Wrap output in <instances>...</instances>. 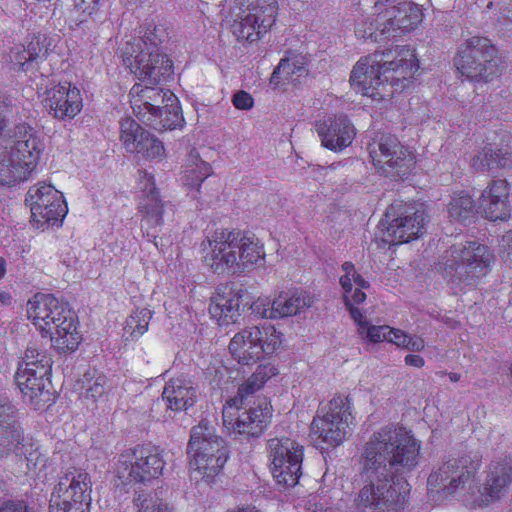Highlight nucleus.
<instances>
[{
  "mask_svg": "<svg viewBox=\"0 0 512 512\" xmlns=\"http://www.w3.org/2000/svg\"><path fill=\"white\" fill-rule=\"evenodd\" d=\"M420 449V442L404 427L386 425L375 431L361 453L355 508L359 512L403 510L410 494L404 475L418 466Z\"/></svg>",
  "mask_w": 512,
  "mask_h": 512,
  "instance_id": "1",
  "label": "nucleus"
},
{
  "mask_svg": "<svg viewBox=\"0 0 512 512\" xmlns=\"http://www.w3.org/2000/svg\"><path fill=\"white\" fill-rule=\"evenodd\" d=\"M203 261L219 275L241 274L265 261L263 245L254 235L218 228L201 244Z\"/></svg>",
  "mask_w": 512,
  "mask_h": 512,
  "instance_id": "2",
  "label": "nucleus"
},
{
  "mask_svg": "<svg viewBox=\"0 0 512 512\" xmlns=\"http://www.w3.org/2000/svg\"><path fill=\"white\" fill-rule=\"evenodd\" d=\"M9 142L0 147V184L13 186L26 181L44 150L40 133L27 123L9 131Z\"/></svg>",
  "mask_w": 512,
  "mask_h": 512,
  "instance_id": "3",
  "label": "nucleus"
},
{
  "mask_svg": "<svg viewBox=\"0 0 512 512\" xmlns=\"http://www.w3.org/2000/svg\"><path fill=\"white\" fill-rule=\"evenodd\" d=\"M28 317L43 336H49L55 348L74 351L81 336L76 315L69 305L52 294H38L28 302Z\"/></svg>",
  "mask_w": 512,
  "mask_h": 512,
  "instance_id": "4",
  "label": "nucleus"
},
{
  "mask_svg": "<svg viewBox=\"0 0 512 512\" xmlns=\"http://www.w3.org/2000/svg\"><path fill=\"white\" fill-rule=\"evenodd\" d=\"M351 399L348 395H335L326 405L319 408L311 423V435L318 446L326 444L336 447L350 434L353 423Z\"/></svg>",
  "mask_w": 512,
  "mask_h": 512,
  "instance_id": "5",
  "label": "nucleus"
},
{
  "mask_svg": "<svg viewBox=\"0 0 512 512\" xmlns=\"http://www.w3.org/2000/svg\"><path fill=\"white\" fill-rule=\"evenodd\" d=\"M457 70L471 81H491L501 74V59L497 49L485 37L465 41L455 58Z\"/></svg>",
  "mask_w": 512,
  "mask_h": 512,
  "instance_id": "6",
  "label": "nucleus"
},
{
  "mask_svg": "<svg viewBox=\"0 0 512 512\" xmlns=\"http://www.w3.org/2000/svg\"><path fill=\"white\" fill-rule=\"evenodd\" d=\"M447 273L467 284L485 276L494 260L489 248L477 241L454 244L443 256Z\"/></svg>",
  "mask_w": 512,
  "mask_h": 512,
  "instance_id": "7",
  "label": "nucleus"
},
{
  "mask_svg": "<svg viewBox=\"0 0 512 512\" xmlns=\"http://www.w3.org/2000/svg\"><path fill=\"white\" fill-rule=\"evenodd\" d=\"M482 463V455L477 451L449 457L430 473L427 483L433 490L453 495L471 487Z\"/></svg>",
  "mask_w": 512,
  "mask_h": 512,
  "instance_id": "8",
  "label": "nucleus"
},
{
  "mask_svg": "<svg viewBox=\"0 0 512 512\" xmlns=\"http://www.w3.org/2000/svg\"><path fill=\"white\" fill-rule=\"evenodd\" d=\"M10 453L24 456L29 469L41 470L47 463L38 446L26 441L17 425L14 406L8 397L0 394V458Z\"/></svg>",
  "mask_w": 512,
  "mask_h": 512,
  "instance_id": "9",
  "label": "nucleus"
},
{
  "mask_svg": "<svg viewBox=\"0 0 512 512\" xmlns=\"http://www.w3.org/2000/svg\"><path fill=\"white\" fill-rule=\"evenodd\" d=\"M282 343V334L271 324L253 326L236 333L229 343L232 357L242 365H251L274 353Z\"/></svg>",
  "mask_w": 512,
  "mask_h": 512,
  "instance_id": "10",
  "label": "nucleus"
},
{
  "mask_svg": "<svg viewBox=\"0 0 512 512\" xmlns=\"http://www.w3.org/2000/svg\"><path fill=\"white\" fill-rule=\"evenodd\" d=\"M368 152L373 165L394 179L407 177L415 164L413 153L390 133H376L368 144Z\"/></svg>",
  "mask_w": 512,
  "mask_h": 512,
  "instance_id": "11",
  "label": "nucleus"
},
{
  "mask_svg": "<svg viewBox=\"0 0 512 512\" xmlns=\"http://www.w3.org/2000/svg\"><path fill=\"white\" fill-rule=\"evenodd\" d=\"M92 482L89 474L69 467L59 478L49 500V512H88Z\"/></svg>",
  "mask_w": 512,
  "mask_h": 512,
  "instance_id": "12",
  "label": "nucleus"
},
{
  "mask_svg": "<svg viewBox=\"0 0 512 512\" xmlns=\"http://www.w3.org/2000/svg\"><path fill=\"white\" fill-rule=\"evenodd\" d=\"M164 464L157 447L138 445L119 455L116 473L124 484L146 483L162 475Z\"/></svg>",
  "mask_w": 512,
  "mask_h": 512,
  "instance_id": "13",
  "label": "nucleus"
},
{
  "mask_svg": "<svg viewBox=\"0 0 512 512\" xmlns=\"http://www.w3.org/2000/svg\"><path fill=\"white\" fill-rule=\"evenodd\" d=\"M141 41H127L122 48L124 64L141 81L158 85L173 74V64L162 52L141 49Z\"/></svg>",
  "mask_w": 512,
  "mask_h": 512,
  "instance_id": "14",
  "label": "nucleus"
},
{
  "mask_svg": "<svg viewBox=\"0 0 512 512\" xmlns=\"http://www.w3.org/2000/svg\"><path fill=\"white\" fill-rule=\"evenodd\" d=\"M26 202L29 203L31 218L37 228L62 222L68 211L62 193L45 183L30 187Z\"/></svg>",
  "mask_w": 512,
  "mask_h": 512,
  "instance_id": "15",
  "label": "nucleus"
},
{
  "mask_svg": "<svg viewBox=\"0 0 512 512\" xmlns=\"http://www.w3.org/2000/svg\"><path fill=\"white\" fill-rule=\"evenodd\" d=\"M377 0L374 9L377 11L376 21L379 23L380 34L385 38L413 30L422 21V12L418 5L410 2L387 5ZM388 2L389 0H385Z\"/></svg>",
  "mask_w": 512,
  "mask_h": 512,
  "instance_id": "16",
  "label": "nucleus"
},
{
  "mask_svg": "<svg viewBox=\"0 0 512 512\" xmlns=\"http://www.w3.org/2000/svg\"><path fill=\"white\" fill-rule=\"evenodd\" d=\"M392 54V52H375L360 58L350 76V83L353 89L364 96H370L374 99L377 96L383 98L388 95L382 74V61L384 58L392 56Z\"/></svg>",
  "mask_w": 512,
  "mask_h": 512,
  "instance_id": "17",
  "label": "nucleus"
},
{
  "mask_svg": "<svg viewBox=\"0 0 512 512\" xmlns=\"http://www.w3.org/2000/svg\"><path fill=\"white\" fill-rule=\"evenodd\" d=\"M241 406L227 401L222 412L224 426L237 434L258 437L271 417L267 403L263 401L257 407L244 411H240Z\"/></svg>",
  "mask_w": 512,
  "mask_h": 512,
  "instance_id": "18",
  "label": "nucleus"
},
{
  "mask_svg": "<svg viewBox=\"0 0 512 512\" xmlns=\"http://www.w3.org/2000/svg\"><path fill=\"white\" fill-rule=\"evenodd\" d=\"M394 206L387 211L385 218L388 226L383 232V241L390 245L407 243L419 238L425 231L427 214L424 208L408 207L392 220L390 215Z\"/></svg>",
  "mask_w": 512,
  "mask_h": 512,
  "instance_id": "19",
  "label": "nucleus"
},
{
  "mask_svg": "<svg viewBox=\"0 0 512 512\" xmlns=\"http://www.w3.org/2000/svg\"><path fill=\"white\" fill-rule=\"evenodd\" d=\"M38 94L49 114L59 120L74 118L83 107L80 90L70 82L54 84Z\"/></svg>",
  "mask_w": 512,
  "mask_h": 512,
  "instance_id": "20",
  "label": "nucleus"
},
{
  "mask_svg": "<svg viewBox=\"0 0 512 512\" xmlns=\"http://www.w3.org/2000/svg\"><path fill=\"white\" fill-rule=\"evenodd\" d=\"M139 185L142 196L139 202V212L142 215L141 228L148 237L156 239L157 228L163 224L164 204L155 186L154 176L145 171L139 172Z\"/></svg>",
  "mask_w": 512,
  "mask_h": 512,
  "instance_id": "21",
  "label": "nucleus"
},
{
  "mask_svg": "<svg viewBox=\"0 0 512 512\" xmlns=\"http://www.w3.org/2000/svg\"><path fill=\"white\" fill-rule=\"evenodd\" d=\"M48 376L45 365L39 370L18 367L15 374V382L24 402L35 410L42 409L53 402L52 393L46 387Z\"/></svg>",
  "mask_w": 512,
  "mask_h": 512,
  "instance_id": "22",
  "label": "nucleus"
},
{
  "mask_svg": "<svg viewBox=\"0 0 512 512\" xmlns=\"http://www.w3.org/2000/svg\"><path fill=\"white\" fill-rule=\"evenodd\" d=\"M392 52V56L384 58L382 61L383 79L386 86L389 84L394 92L405 89L411 82L413 74L418 70V65L414 54L405 47H396Z\"/></svg>",
  "mask_w": 512,
  "mask_h": 512,
  "instance_id": "23",
  "label": "nucleus"
},
{
  "mask_svg": "<svg viewBox=\"0 0 512 512\" xmlns=\"http://www.w3.org/2000/svg\"><path fill=\"white\" fill-rule=\"evenodd\" d=\"M155 86L135 84L129 93L133 112L145 123H152L156 111H163L161 106L165 102L175 100V95L170 90L164 91Z\"/></svg>",
  "mask_w": 512,
  "mask_h": 512,
  "instance_id": "24",
  "label": "nucleus"
},
{
  "mask_svg": "<svg viewBox=\"0 0 512 512\" xmlns=\"http://www.w3.org/2000/svg\"><path fill=\"white\" fill-rule=\"evenodd\" d=\"M479 209L490 221L510 217L509 184L506 180H493L479 198Z\"/></svg>",
  "mask_w": 512,
  "mask_h": 512,
  "instance_id": "25",
  "label": "nucleus"
},
{
  "mask_svg": "<svg viewBox=\"0 0 512 512\" xmlns=\"http://www.w3.org/2000/svg\"><path fill=\"white\" fill-rule=\"evenodd\" d=\"M273 8H266L264 15L259 12L242 11L232 25L233 34L238 41L253 43L265 35L275 23Z\"/></svg>",
  "mask_w": 512,
  "mask_h": 512,
  "instance_id": "26",
  "label": "nucleus"
},
{
  "mask_svg": "<svg viewBox=\"0 0 512 512\" xmlns=\"http://www.w3.org/2000/svg\"><path fill=\"white\" fill-rule=\"evenodd\" d=\"M316 131L322 145L332 151H341L348 147L355 137L354 126L344 115L318 123Z\"/></svg>",
  "mask_w": 512,
  "mask_h": 512,
  "instance_id": "27",
  "label": "nucleus"
},
{
  "mask_svg": "<svg viewBox=\"0 0 512 512\" xmlns=\"http://www.w3.org/2000/svg\"><path fill=\"white\" fill-rule=\"evenodd\" d=\"M47 38L44 35H35L27 45H15L9 53L13 68L25 73H34L39 64L48 55Z\"/></svg>",
  "mask_w": 512,
  "mask_h": 512,
  "instance_id": "28",
  "label": "nucleus"
},
{
  "mask_svg": "<svg viewBox=\"0 0 512 512\" xmlns=\"http://www.w3.org/2000/svg\"><path fill=\"white\" fill-rule=\"evenodd\" d=\"M512 484V458L503 457L490 462L486 470L482 496L486 502L500 499Z\"/></svg>",
  "mask_w": 512,
  "mask_h": 512,
  "instance_id": "29",
  "label": "nucleus"
},
{
  "mask_svg": "<svg viewBox=\"0 0 512 512\" xmlns=\"http://www.w3.org/2000/svg\"><path fill=\"white\" fill-rule=\"evenodd\" d=\"M187 452L189 456L228 455L224 440L215 434V428L206 421H201L191 429Z\"/></svg>",
  "mask_w": 512,
  "mask_h": 512,
  "instance_id": "30",
  "label": "nucleus"
},
{
  "mask_svg": "<svg viewBox=\"0 0 512 512\" xmlns=\"http://www.w3.org/2000/svg\"><path fill=\"white\" fill-rule=\"evenodd\" d=\"M241 291L229 285L220 286L211 297L209 313L220 325L235 322L239 316Z\"/></svg>",
  "mask_w": 512,
  "mask_h": 512,
  "instance_id": "31",
  "label": "nucleus"
},
{
  "mask_svg": "<svg viewBox=\"0 0 512 512\" xmlns=\"http://www.w3.org/2000/svg\"><path fill=\"white\" fill-rule=\"evenodd\" d=\"M278 443H271L272 475L278 484L284 487H294L302 475V458H299V455H294L292 463L283 462V452H287V446Z\"/></svg>",
  "mask_w": 512,
  "mask_h": 512,
  "instance_id": "32",
  "label": "nucleus"
},
{
  "mask_svg": "<svg viewBox=\"0 0 512 512\" xmlns=\"http://www.w3.org/2000/svg\"><path fill=\"white\" fill-rule=\"evenodd\" d=\"M196 389L190 380L175 378L168 381L162 393L167 408L172 411H183L193 406L196 401Z\"/></svg>",
  "mask_w": 512,
  "mask_h": 512,
  "instance_id": "33",
  "label": "nucleus"
},
{
  "mask_svg": "<svg viewBox=\"0 0 512 512\" xmlns=\"http://www.w3.org/2000/svg\"><path fill=\"white\" fill-rule=\"evenodd\" d=\"M108 389V380L105 375L97 370H88L78 379L76 390L84 401L96 403L102 398Z\"/></svg>",
  "mask_w": 512,
  "mask_h": 512,
  "instance_id": "34",
  "label": "nucleus"
},
{
  "mask_svg": "<svg viewBox=\"0 0 512 512\" xmlns=\"http://www.w3.org/2000/svg\"><path fill=\"white\" fill-rule=\"evenodd\" d=\"M190 469L192 477L196 480L205 479L210 482L222 470L228 459L225 453L209 454L208 456H190Z\"/></svg>",
  "mask_w": 512,
  "mask_h": 512,
  "instance_id": "35",
  "label": "nucleus"
},
{
  "mask_svg": "<svg viewBox=\"0 0 512 512\" xmlns=\"http://www.w3.org/2000/svg\"><path fill=\"white\" fill-rule=\"evenodd\" d=\"M277 374V369L271 364L259 365L256 371L238 388L237 395L230 399L233 404L243 405L248 397L260 390L263 385Z\"/></svg>",
  "mask_w": 512,
  "mask_h": 512,
  "instance_id": "36",
  "label": "nucleus"
},
{
  "mask_svg": "<svg viewBox=\"0 0 512 512\" xmlns=\"http://www.w3.org/2000/svg\"><path fill=\"white\" fill-rule=\"evenodd\" d=\"M313 297L306 293H280L274 299L276 319L297 315L304 309L311 307Z\"/></svg>",
  "mask_w": 512,
  "mask_h": 512,
  "instance_id": "37",
  "label": "nucleus"
},
{
  "mask_svg": "<svg viewBox=\"0 0 512 512\" xmlns=\"http://www.w3.org/2000/svg\"><path fill=\"white\" fill-rule=\"evenodd\" d=\"M512 163L511 154L502 149L493 150L485 147L472 159V167L477 171H490L498 168H506Z\"/></svg>",
  "mask_w": 512,
  "mask_h": 512,
  "instance_id": "38",
  "label": "nucleus"
},
{
  "mask_svg": "<svg viewBox=\"0 0 512 512\" xmlns=\"http://www.w3.org/2000/svg\"><path fill=\"white\" fill-rule=\"evenodd\" d=\"M187 162L182 177L183 184L198 190L204 180L211 174V167L207 162L199 159V154L195 150L189 153Z\"/></svg>",
  "mask_w": 512,
  "mask_h": 512,
  "instance_id": "39",
  "label": "nucleus"
},
{
  "mask_svg": "<svg viewBox=\"0 0 512 512\" xmlns=\"http://www.w3.org/2000/svg\"><path fill=\"white\" fill-rule=\"evenodd\" d=\"M476 211L474 199L466 192L453 195L447 205L448 216L455 222H465L473 218Z\"/></svg>",
  "mask_w": 512,
  "mask_h": 512,
  "instance_id": "40",
  "label": "nucleus"
},
{
  "mask_svg": "<svg viewBox=\"0 0 512 512\" xmlns=\"http://www.w3.org/2000/svg\"><path fill=\"white\" fill-rule=\"evenodd\" d=\"M305 72L306 70L303 63L298 59V57L283 58L274 69L270 78V83L274 86H278L281 82H294V75L301 76Z\"/></svg>",
  "mask_w": 512,
  "mask_h": 512,
  "instance_id": "41",
  "label": "nucleus"
},
{
  "mask_svg": "<svg viewBox=\"0 0 512 512\" xmlns=\"http://www.w3.org/2000/svg\"><path fill=\"white\" fill-rule=\"evenodd\" d=\"M149 132L144 130L135 120L127 117L120 121V139L129 153H135L140 145V137Z\"/></svg>",
  "mask_w": 512,
  "mask_h": 512,
  "instance_id": "42",
  "label": "nucleus"
},
{
  "mask_svg": "<svg viewBox=\"0 0 512 512\" xmlns=\"http://www.w3.org/2000/svg\"><path fill=\"white\" fill-rule=\"evenodd\" d=\"M161 109L163 111H156L152 123H148L149 125L156 126L159 124L165 129H174L183 121L181 108L176 97L174 101L165 102Z\"/></svg>",
  "mask_w": 512,
  "mask_h": 512,
  "instance_id": "43",
  "label": "nucleus"
},
{
  "mask_svg": "<svg viewBox=\"0 0 512 512\" xmlns=\"http://www.w3.org/2000/svg\"><path fill=\"white\" fill-rule=\"evenodd\" d=\"M151 318V310L147 308L136 309L126 320L124 331L127 339L135 340L141 337L148 330Z\"/></svg>",
  "mask_w": 512,
  "mask_h": 512,
  "instance_id": "44",
  "label": "nucleus"
},
{
  "mask_svg": "<svg viewBox=\"0 0 512 512\" xmlns=\"http://www.w3.org/2000/svg\"><path fill=\"white\" fill-rule=\"evenodd\" d=\"M377 11L372 16L362 17L356 23L355 34L358 38L378 42L386 39L380 34L379 23L376 21ZM383 26H381L382 28Z\"/></svg>",
  "mask_w": 512,
  "mask_h": 512,
  "instance_id": "45",
  "label": "nucleus"
},
{
  "mask_svg": "<svg viewBox=\"0 0 512 512\" xmlns=\"http://www.w3.org/2000/svg\"><path fill=\"white\" fill-rule=\"evenodd\" d=\"M136 512H171L155 493H138L133 500Z\"/></svg>",
  "mask_w": 512,
  "mask_h": 512,
  "instance_id": "46",
  "label": "nucleus"
},
{
  "mask_svg": "<svg viewBox=\"0 0 512 512\" xmlns=\"http://www.w3.org/2000/svg\"><path fill=\"white\" fill-rule=\"evenodd\" d=\"M44 365L47 366V375H50L52 367L51 357L46 351H40L34 346H29L25 351V355L19 367L39 370Z\"/></svg>",
  "mask_w": 512,
  "mask_h": 512,
  "instance_id": "47",
  "label": "nucleus"
},
{
  "mask_svg": "<svg viewBox=\"0 0 512 512\" xmlns=\"http://www.w3.org/2000/svg\"><path fill=\"white\" fill-rule=\"evenodd\" d=\"M135 153L146 159H161L165 154V148L162 142L149 132L144 134V138L140 137V145Z\"/></svg>",
  "mask_w": 512,
  "mask_h": 512,
  "instance_id": "48",
  "label": "nucleus"
},
{
  "mask_svg": "<svg viewBox=\"0 0 512 512\" xmlns=\"http://www.w3.org/2000/svg\"><path fill=\"white\" fill-rule=\"evenodd\" d=\"M166 33L162 27L156 25L149 26L141 38H133L130 41H141L143 46L141 49L151 50L155 52L160 51V44L164 41Z\"/></svg>",
  "mask_w": 512,
  "mask_h": 512,
  "instance_id": "49",
  "label": "nucleus"
},
{
  "mask_svg": "<svg viewBox=\"0 0 512 512\" xmlns=\"http://www.w3.org/2000/svg\"><path fill=\"white\" fill-rule=\"evenodd\" d=\"M358 333L363 339L377 343L384 340L387 341L389 333H391V327L387 325L374 326L368 323L364 326L361 325V330Z\"/></svg>",
  "mask_w": 512,
  "mask_h": 512,
  "instance_id": "50",
  "label": "nucleus"
},
{
  "mask_svg": "<svg viewBox=\"0 0 512 512\" xmlns=\"http://www.w3.org/2000/svg\"><path fill=\"white\" fill-rule=\"evenodd\" d=\"M237 5L242 11L246 12H259L264 15L266 8H273V16L277 15V1L276 0H236Z\"/></svg>",
  "mask_w": 512,
  "mask_h": 512,
  "instance_id": "51",
  "label": "nucleus"
},
{
  "mask_svg": "<svg viewBox=\"0 0 512 512\" xmlns=\"http://www.w3.org/2000/svg\"><path fill=\"white\" fill-rule=\"evenodd\" d=\"M279 442V445L287 446V452H283V462L292 463L294 455H299L303 459V446L299 445L296 441L290 438H273L268 441L269 452L271 453V443Z\"/></svg>",
  "mask_w": 512,
  "mask_h": 512,
  "instance_id": "52",
  "label": "nucleus"
},
{
  "mask_svg": "<svg viewBox=\"0 0 512 512\" xmlns=\"http://www.w3.org/2000/svg\"><path fill=\"white\" fill-rule=\"evenodd\" d=\"M15 103L12 97L0 92V136L8 123V117L13 113Z\"/></svg>",
  "mask_w": 512,
  "mask_h": 512,
  "instance_id": "53",
  "label": "nucleus"
},
{
  "mask_svg": "<svg viewBox=\"0 0 512 512\" xmlns=\"http://www.w3.org/2000/svg\"><path fill=\"white\" fill-rule=\"evenodd\" d=\"M253 312L262 318L276 319V311H274V300L259 298L251 306Z\"/></svg>",
  "mask_w": 512,
  "mask_h": 512,
  "instance_id": "54",
  "label": "nucleus"
},
{
  "mask_svg": "<svg viewBox=\"0 0 512 512\" xmlns=\"http://www.w3.org/2000/svg\"><path fill=\"white\" fill-rule=\"evenodd\" d=\"M499 256L507 264H512V231L506 232L499 242Z\"/></svg>",
  "mask_w": 512,
  "mask_h": 512,
  "instance_id": "55",
  "label": "nucleus"
},
{
  "mask_svg": "<svg viewBox=\"0 0 512 512\" xmlns=\"http://www.w3.org/2000/svg\"><path fill=\"white\" fill-rule=\"evenodd\" d=\"M101 0H73L74 8L87 16H91L99 9Z\"/></svg>",
  "mask_w": 512,
  "mask_h": 512,
  "instance_id": "56",
  "label": "nucleus"
},
{
  "mask_svg": "<svg viewBox=\"0 0 512 512\" xmlns=\"http://www.w3.org/2000/svg\"><path fill=\"white\" fill-rule=\"evenodd\" d=\"M232 102L233 105L240 110H250L254 104L252 96L243 90L234 94Z\"/></svg>",
  "mask_w": 512,
  "mask_h": 512,
  "instance_id": "57",
  "label": "nucleus"
},
{
  "mask_svg": "<svg viewBox=\"0 0 512 512\" xmlns=\"http://www.w3.org/2000/svg\"><path fill=\"white\" fill-rule=\"evenodd\" d=\"M344 301H345V305H346L347 309L350 312L352 319L355 321V323L358 326V332H359L361 330V325H363V326L367 325L369 322L366 321V319H365L364 315L362 314V312L360 311V309L355 307L351 303V300L349 299V295H345Z\"/></svg>",
  "mask_w": 512,
  "mask_h": 512,
  "instance_id": "58",
  "label": "nucleus"
},
{
  "mask_svg": "<svg viewBox=\"0 0 512 512\" xmlns=\"http://www.w3.org/2000/svg\"><path fill=\"white\" fill-rule=\"evenodd\" d=\"M0 512H32L23 501H6L0 507Z\"/></svg>",
  "mask_w": 512,
  "mask_h": 512,
  "instance_id": "59",
  "label": "nucleus"
},
{
  "mask_svg": "<svg viewBox=\"0 0 512 512\" xmlns=\"http://www.w3.org/2000/svg\"><path fill=\"white\" fill-rule=\"evenodd\" d=\"M408 336V334L400 329L391 328L387 341L404 348Z\"/></svg>",
  "mask_w": 512,
  "mask_h": 512,
  "instance_id": "60",
  "label": "nucleus"
},
{
  "mask_svg": "<svg viewBox=\"0 0 512 512\" xmlns=\"http://www.w3.org/2000/svg\"><path fill=\"white\" fill-rule=\"evenodd\" d=\"M404 348L412 352H420L425 348V342L421 337L409 335Z\"/></svg>",
  "mask_w": 512,
  "mask_h": 512,
  "instance_id": "61",
  "label": "nucleus"
},
{
  "mask_svg": "<svg viewBox=\"0 0 512 512\" xmlns=\"http://www.w3.org/2000/svg\"><path fill=\"white\" fill-rule=\"evenodd\" d=\"M405 364L416 368H422L425 364L424 358L416 354H408L405 356Z\"/></svg>",
  "mask_w": 512,
  "mask_h": 512,
  "instance_id": "62",
  "label": "nucleus"
},
{
  "mask_svg": "<svg viewBox=\"0 0 512 512\" xmlns=\"http://www.w3.org/2000/svg\"><path fill=\"white\" fill-rule=\"evenodd\" d=\"M349 299L353 305L361 304L365 301L366 294L362 291V289L356 288L354 292L349 293Z\"/></svg>",
  "mask_w": 512,
  "mask_h": 512,
  "instance_id": "63",
  "label": "nucleus"
},
{
  "mask_svg": "<svg viewBox=\"0 0 512 512\" xmlns=\"http://www.w3.org/2000/svg\"><path fill=\"white\" fill-rule=\"evenodd\" d=\"M352 281L353 277L351 275L344 274L343 276H341L340 284L344 290V296L349 295V293L352 292Z\"/></svg>",
  "mask_w": 512,
  "mask_h": 512,
  "instance_id": "64",
  "label": "nucleus"
}]
</instances>
